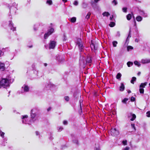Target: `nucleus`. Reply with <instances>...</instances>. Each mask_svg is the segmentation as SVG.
<instances>
[{
  "instance_id": "7",
  "label": "nucleus",
  "mask_w": 150,
  "mask_h": 150,
  "mask_svg": "<svg viewBox=\"0 0 150 150\" xmlns=\"http://www.w3.org/2000/svg\"><path fill=\"white\" fill-rule=\"evenodd\" d=\"M56 45V42L54 41H50L49 44V48L54 49Z\"/></svg>"
},
{
  "instance_id": "54",
  "label": "nucleus",
  "mask_w": 150,
  "mask_h": 150,
  "mask_svg": "<svg viewBox=\"0 0 150 150\" xmlns=\"http://www.w3.org/2000/svg\"><path fill=\"white\" fill-rule=\"evenodd\" d=\"M140 13L142 15H143V14H144V13L143 11H141L140 12Z\"/></svg>"
},
{
  "instance_id": "56",
  "label": "nucleus",
  "mask_w": 150,
  "mask_h": 150,
  "mask_svg": "<svg viewBox=\"0 0 150 150\" xmlns=\"http://www.w3.org/2000/svg\"><path fill=\"white\" fill-rule=\"evenodd\" d=\"M62 1L64 3H65L67 2V0H62Z\"/></svg>"
},
{
  "instance_id": "32",
  "label": "nucleus",
  "mask_w": 150,
  "mask_h": 150,
  "mask_svg": "<svg viewBox=\"0 0 150 150\" xmlns=\"http://www.w3.org/2000/svg\"><path fill=\"white\" fill-rule=\"evenodd\" d=\"M117 42L116 41H114L112 42L113 45L114 47H116L117 46Z\"/></svg>"
},
{
  "instance_id": "63",
  "label": "nucleus",
  "mask_w": 150,
  "mask_h": 150,
  "mask_svg": "<svg viewBox=\"0 0 150 150\" xmlns=\"http://www.w3.org/2000/svg\"><path fill=\"white\" fill-rule=\"evenodd\" d=\"M128 92L129 93H131V92L130 90H129Z\"/></svg>"
},
{
  "instance_id": "23",
  "label": "nucleus",
  "mask_w": 150,
  "mask_h": 150,
  "mask_svg": "<svg viewBox=\"0 0 150 150\" xmlns=\"http://www.w3.org/2000/svg\"><path fill=\"white\" fill-rule=\"evenodd\" d=\"M46 3L49 5H50L52 4V2L51 0H48L46 1Z\"/></svg>"
},
{
  "instance_id": "49",
  "label": "nucleus",
  "mask_w": 150,
  "mask_h": 150,
  "mask_svg": "<svg viewBox=\"0 0 150 150\" xmlns=\"http://www.w3.org/2000/svg\"><path fill=\"white\" fill-rule=\"evenodd\" d=\"M13 6H15V8H16V7H17V4L16 3L14 2V3H13Z\"/></svg>"
},
{
  "instance_id": "1",
  "label": "nucleus",
  "mask_w": 150,
  "mask_h": 150,
  "mask_svg": "<svg viewBox=\"0 0 150 150\" xmlns=\"http://www.w3.org/2000/svg\"><path fill=\"white\" fill-rule=\"evenodd\" d=\"M9 81L6 79H2L0 81V88L2 87L4 88L9 86Z\"/></svg>"
},
{
  "instance_id": "3",
  "label": "nucleus",
  "mask_w": 150,
  "mask_h": 150,
  "mask_svg": "<svg viewBox=\"0 0 150 150\" xmlns=\"http://www.w3.org/2000/svg\"><path fill=\"white\" fill-rule=\"evenodd\" d=\"M37 110L36 108H34L32 109L30 112V116L32 120L35 118L37 115Z\"/></svg>"
},
{
  "instance_id": "52",
  "label": "nucleus",
  "mask_w": 150,
  "mask_h": 150,
  "mask_svg": "<svg viewBox=\"0 0 150 150\" xmlns=\"http://www.w3.org/2000/svg\"><path fill=\"white\" fill-rule=\"evenodd\" d=\"M74 143L76 144H78V141L77 140H75L74 142Z\"/></svg>"
},
{
  "instance_id": "58",
  "label": "nucleus",
  "mask_w": 150,
  "mask_h": 150,
  "mask_svg": "<svg viewBox=\"0 0 150 150\" xmlns=\"http://www.w3.org/2000/svg\"><path fill=\"white\" fill-rule=\"evenodd\" d=\"M100 0H94V2L95 3H97L98 1H100Z\"/></svg>"
},
{
  "instance_id": "41",
  "label": "nucleus",
  "mask_w": 150,
  "mask_h": 150,
  "mask_svg": "<svg viewBox=\"0 0 150 150\" xmlns=\"http://www.w3.org/2000/svg\"><path fill=\"white\" fill-rule=\"evenodd\" d=\"M130 100L131 101H134L135 100V98L134 97L132 96Z\"/></svg>"
},
{
  "instance_id": "44",
  "label": "nucleus",
  "mask_w": 150,
  "mask_h": 150,
  "mask_svg": "<svg viewBox=\"0 0 150 150\" xmlns=\"http://www.w3.org/2000/svg\"><path fill=\"white\" fill-rule=\"evenodd\" d=\"M131 125L132 128H133L134 130H135L136 129L135 128L134 124H132Z\"/></svg>"
},
{
  "instance_id": "36",
  "label": "nucleus",
  "mask_w": 150,
  "mask_h": 150,
  "mask_svg": "<svg viewBox=\"0 0 150 150\" xmlns=\"http://www.w3.org/2000/svg\"><path fill=\"white\" fill-rule=\"evenodd\" d=\"M73 4L76 6H77L78 4V2L76 0L74 1V2Z\"/></svg>"
},
{
  "instance_id": "29",
  "label": "nucleus",
  "mask_w": 150,
  "mask_h": 150,
  "mask_svg": "<svg viewBox=\"0 0 150 150\" xmlns=\"http://www.w3.org/2000/svg\"><path fill=\"white\" fill-rule=\"evenodd\" d=\"M115 23L113 22H111L109 24V26L111 27H113L115 25Z\"/></svg>"
},
{
  "instance_id": "26",
  "label": "nucleus",
  "mask_w": 150,
  "mask_h": 150,
  "mask_svg": "<svg viewBox=\"0 0 150 150\" xmlns=\"http://www.w3.org/2000/svg\"><path fill=\"white\" fill-rule=\"evenodd\" d=\"M112 4H113L115 6L117 4V2L116 0H113L112 2Z\"/></svg>"
},
{
  "instance_id": "53",
  "label": "nucleus",
  "mask_w": 150,
  "mask_h": 150,
  "mask_svg": "<svg viewBox=\"0 0 150 150\" xmlns=\"http://www.w3.org/2000/svg\"><path fill=\"white\" fill-rule=\"evenodd\" d=\"M51 107H50L48 108H47V111H50L51 110Z\"/></svg>"
},
{
  "instance_id": "6",
  "label": "nucleus",
  "mask_w": 150,
  "mask_h": 150,
  "mask_svg": "<svg viewBox=\"0 0 150 150\" xmlns=\"http://www.w3.org/2000/svg\"><path fill=\"white\" fill-rule=\"evenodd\" d=\"M28 116L27 115H25L22 116V121L23 123L24 124H28Z\"/></svg>"
},
{
  "instance_id": "17",
  "label": "nucleus",
  "mask_w": 150,
  "mask_h": 150,
  "mask_svg": "<svg viewBox=\"0 0 150 150\" xmlns=\"http://www.w3.org/2000/svg\"><path fill=\"white\" fill-rule=\"evenodd\" d=\"M102 15L104 16L108 17L110 15V14L108 12H105L103 13Z\"/></svg>"
},
{
  "instance_id": "61",
  "label": "nucleus",
  "mask_w": 150,
  "mask_h": 150,
  "mask_svg": "<svg viewBox=\"0 0 150 150\" xmlns=\"http://www.w3.org/2000/svg\"><path fill=\"white\" fill-rule=\"evenodd\" d=\"M44 65L45 67H46L47 65V63H45Z\"/></svg>"
},
{
  "instance_id": "18",
  "label": "nucleus",
  "mask_w": 150,
  "mask_h": 150,
  "mask_svg": "<svg viewBox=\"0 0 150 150\" xmlns=\"http://www.w3.org/2000/svg\"><path fill=\"white\" fill-rule=\"evenodd\" d=\"M136 19L138 21H140L142 20V18L140 16H138L136 17Z\"/></svg>"
},
{
  "instance_id": "14",
  "label": "nucleus",
  "mask_w": 150,
  "mask_h": 150,
  "mask_svg": "<svg viewBox=\"0 0 150 150\" xmlns=\"http://www.w3.org/2000/svg\"><path fill=\"white\" fill-rule=\"evenodd\" d=\"M120 84L121 86L120 87L119 90L120 91H122L124 90L125 86L123 83H121Z\"/></svg>"
},
{
  "instance_id": "47",
  "label": "nucleus",
  "mask_w": 150,
  "mask_h": 150,
  "mask_svg": "<svg viewBox=\"0 0 150 150\" xmlns=\"http://www.w3.org/2000/svg\"><path fill=\"white\" fill-rule=\"evenodd\" d=\"M130 33H131V29L130 28L129 31V34L128 36L127 37V38H130L131 37Z\"/></svg>"
},
{
  "instance_id": "62",
  "label": "nucleus",
  "mask_w": 150,
  "mask_h": 150,
  "mask_svg": "<svg viewBox=\"0 0 150 150\" xmlns=\"http://www.w3.org/2000/svg\"><path fill=\"white\" fill-rule=\"evenodd\" d=\"M140 74H141V72H139L137 74H138V75H140Z\"/></svg>"
},
{
  "instance_id": "33",
  "label": "nucleus",
  "mask_w": 150,
  "mask_h": 150,
  "mask_svg": "<svg viewBox=\"0 0 150 150\" xmlns=\"http://www.w3.org/2000/svg\"><path fill=\"white\" fill-rule=\"evenodd\" d=\"M91 15V13L90 12H88L87 15L86 16V18L87 19H89L90 18V16Z\"/></svg>"
},
{
  "instance_id": "50",
  "label": "nucleus",
  "mask_w": 150,
  "mask_h": 150,
  "mask_svg": "<svg viewBox=\"0 0 150 150\" xmlns=\"http://www.w3.org/2000/svg\"><path fill=\"white\" fill-rule=\"evenodd\" d=\"M129 147H126V148L123 149V150H129Z\"/></svg>"
},
{
  "instance_id": "64",
  "label": "nucleus",
  "mask_w": 150,
  "mask_h": 150,
  "mask_svg": "<svg viewBox=\"0 0 150 150\" xmlns=\"http://www.w3.org/2000/svg\"><path fill=\"white\" fill-rule=\"evenodd\" d=\"M94 4V2H92L91 3V5H92V6H93V4Z\"/></svg>"
},
{
  "instance_id": "12",
  "label": "nucleus",
  "mask_w": 150,
  "mask_h": 150,
  "mask_svg": "<svg viewBox=\"0 0 150 150\" xmlns=\"http://www.w3.org/2000/svg\"><path fill=\"white\" fill-rule=\"evenodd\" d=\"M90 46L92 50H96L97 49V46L93 43L91 44Z\"/></svg>"
},
{
  "instance_id": "45",
  "label": "nucleus",
  "mask_w": 150,
  "mask_h": 150,
  "mask_svg": "<svg viewBox=\"0 0 150 150\" xmlns=\"http://www.w3.org/2000/svg\"><path fill=\"white\" fill-rule=\"evenodd\" d=\"M120 36V33L119 31H117V33L116 36L119 37Z\"/></svg>"
},
{
  "instance_id": "46",
  "label": "nucleus",
  "mask_w": 150,
  "mask_h": 150,
  "mask_svg": "<svg viewBox=\"0 0 150 150\" xmlns=\"http://www.w3.org/2000/svg\"><path fill=\"white\" fill-rule=\"evenodd\" d=\"M36 135L40 136V133L38 131H36L35 132ZM39 137H40V136H39Z\"/></svg>"
},
{
  "instance_id": "51",
  "label": "nucleus",
  "mask_w": 150,
  "mask_h": 150,
  "mask_svg": "<svg viewBox=\"0 0 150 150\" xmlns=\"http://www.w3.org/2000/svg\"><path fill=\"white\" fill-rule=\"evenodd\" d=\"M4 54V53L0 50V57L1 55H3Z\"/></svg>"
},
{
  "instance_id": "42",
  "label": "nucleus",
  "mask_w": 150,
  "mask_h": 150,
  "mask_svg": "<svg viewBox=\"0 0 150 150\" xmlns=\"http://www.w3.org/2000/svg\"><path fill=\"white\" fill-rule=\"evenodd\" d=\"M63 129L62 127H60L58 128V129L59 131L60 132Z\"/></svg>"
},
{
  "instance_id": "4",
  "label": "nucleus",
  "mask_w": 150,
  "mask_h": 150,
  "mask_svg": "<svg viewBox=\"0 0 150 150\" xmlns=\"http://www.w3.org/2000/svg\"><path fill=\"white\" fill-rule=\"evenodd\" d=\"M54 29L53 28H51L50 29L48 30L47 33L45 34L44 35V38L45 39H47L50 35H51L54 32Z\"/></svg>"
},
{
  "instance_id": "37",
  "label": "nucleus",
  "mask_w": 150,
  "mask_h": 150,
  "mask_svg": "<svg viewBox=\"0 0 150 150\" xmlns=\"http://www.w3.org/2000/svg\"><path fill=\"white\" fill-rule=\"evenodd\" d=\"M127 141L126 140H124L122 142V143L124 145H126L127 144Z\"/></svg>"
},
{
  "instance_id": "59",
  "label": "nucleus",
  "mask_w": 150,
  "mask_h": 150,
  "mask_svg": "<svg viewBox=\"0 0 150 150\" xmlns=\"http://www.w3.org/2000/svg\"><path fill=\"white\" fill-rule=\"evenodd\" d=\"M28 47L30 48H32V47H33V45H30V46H28Z\"/></svg>"
},
{
  "instance_id": "5",
  "label": "nucleus",
  "mask_w": 150,
  "mask_h": 150,
  "mask_svg": "<svg viewBox=\"0 0 150 150\" xmlns=\"http://www.w3.org/2000/svg\"><path fill=\"white\" fill-rule=\"evenodd\" d=\"M119 132L116 128H112L111 129V134L112 136H115L119 134Z\"/></svg>"
},
{
  "instance_id": "19",
  "label": "nucleus",
  "mask_w": 150,
  "mask_h": 150,
  "mask_svg": "<svg viewBox=\"0 0 150 150\" xmlns=\"http://www.w3.org/2000/svg\"><path fill=\"white\" fill-rule=\"evenodd\" d=\"M76 18L75 17H73L71 18L70 21L72 23H74L76 21Z\"/></svg>"
},
{
  "instance_id": "57",
  "label": "nucleus",
  "mask_w": 150,
  "mask_h": 150,
  "mask_svg": "<svg viewBox=\"0 0 150 150\" xmlns=\"http://www.w3.org/2000/svg\"><path fill=\"white\" fill-rule=\"evenodd\" d=\"M135 41L136 42H138L139 41V40L138 39L136 38L135 40Z\"/></svg>"
},
{
  "instance_id": "16",
  "label": "nucleus",
  "mask_w": 150,
  "mask_h": 150,
  "mask_svg": "<svg viewBox=\"0 0 150 150\" xmlns=\"http://www.w3.org/2000/svg\"><path fill=\"white\" fill-rule=\"evenodd\" d=\"M136 78L135 77H132V79L131 80L130 82L134 84V81H136Z\"/></svg>"
},
{
  "instance_id": "9",
  "label": "nucleus",
  "mask_w": 150,
  "mask_h": 150,
  "mask_svg": "<svg viewBox=\"0 0 150 150\" xmlns=\"http://www.w3.org/2000/svg\"><path fill=\"white\" fill-rule=\"evenodd\" d=\"M22 92L24 93L25 92H27L28 91L29 88L28 86L26 85H24L22 87Z\"/></svg>"
},
{
  "instance_id": "21",
  "label": "nucleus",
  "mask_w": 150,
  "mask_h": 150,
  "mask_svg": "<svg viewBox=\"0 0 150 150\" xmlns=\"http://www.w3.org/2000/svg\"><path fill=\"white\" fill-rule=\"evenodd\" d=\"M91 62V57H88L86 59V62L87 63H90Z\"/></svg>"
},
{
  "instance_id": "43",
  "label": "nucleus",
  "mask_w": 150,
  "mask_h": 150,
  "mask_svg": "<svg viewBox=\"0 0 150 150\" xmlns=\"http://www.w3.org/2000/svg\"><path fill=\"white\" fill-rule=\"evenodd\" d=\"M146 116L147 117H150V111H148L146 113Z\"/></svg>"
},
{
  "instance_id": "20",
  "label": "nucleus",
  "mask_w": 150,
  "mask_h": 150,
  "mask_svg": "<svg viewBox=\"0 0 150 150\" xmlns=\"http://www.w3.org/2000/svg\"><path fill=\"white\" fill-rule=\"evenodd\" d=\"M56 59L59 62H62L64 61V59L63 58H60V57H59V58H58V57H57L56 58Z\"/></svg>"
},
{
  "instance_id": "48",
  "label": "nucleus",
  "mask_w": 150,
  "mask_h": 150,
  "mask_svg": "<svg viewBox=\"0 0 150 150\" xmlns=\"http://www.w3.org/2000/svg\"><path fill=\"white\" fill-rule=\"evenodd\" d=\"M63 124L64 125H66L67 124V121L64 120L63 122Z\"/></svg>"
},
{
  "instance_id": "35",
  "label": "nucleus",
  "mask_w": 150,
  "mask_h": 150,
  "mask_svg": "<svg viewBox=\"0 0 150 150\" xmlns=\"http://www.w3.org/2000/svg\"><path fill=\"white\" fill-rule=\"evenodd\" d=\"M0 134L1 136V137L3 138L4 137V133L2 132L1 131H0Z\"/></svg>"
},
{
  "instance_id": "8",
  "label": "nucleus",
  "mask_w": 150,
  "mask_h": 150,
  "mask_svg": "<svg viewBox=\"0 0 150 150\" xmlns=\"http://www.w3.org/2000/svg\"><path fill=\"white\" fill-rule=\"evenodd\" d=\"M128 117L130 119V120L131 121L134 120L136 118V116L134 114L130 113L128 114Z\"/></svg>"
},
{
  "instance_id": "60",
  "label": "nucleus",
  "mask_w": 150,
  "mask_h": 150,
  "mask_svg": "<svg viewBox=\"0 0 150 150\" xmlns=\"http://www.w3.org/2000/svg\"><path fill=\"white\" fill-rule=\"evenodd\" d=\"M113 18V16H112V17H110V20H112V18Z\"/></svg>"
},
{
  "instance_id": "39",
  "label": "nucleus",
  "mask_w": 150,
  "mask_h": 150,
  "mask_svg": "<svg viewBox=\"0 0 150 150\" xmlns=\"http://www.w3.org/2000/svg\"><path fill=\"white\" fill-rule=\"evenodd\" d=\"M64 98L65 100L67 101H68L69 100V98L68 96H65Z\"/></svg>"
},
{
  "instance_id": "25",
  "label": "nucleus",
  "mask_w": 150,
  "mask_h": 150,
  "mask_svg": "<svg viewBox=\"0 0 150 150\" xmlns=\"http://www.w3.org/2000/svg\"><path fill=\"white\" fill-rule=\"evenodd\" d=\"M134 63L135 65H137L138 67L140 66L141 65L140 63L137 61H135Z\"/></svg>"
},
{
  "instance_id": "22",
  "label": "nucleus",
  "mask_w": 150,
  "mask_h": 150,
  "mask_svg": "<svg viewBox=\"0 0 150 150\" xmlns=\"http://www.w3.org/2000/svg\"><path fill=\"white\" fill-rule=\"evenodd\" d=\"M121 74L120 73H119L117 75L116 78L117 79H119L121 78Z\"/></svg>"
},
{
  "instance_id": "55",
  "label": "nucleus",
  "mask_w": 150,
  "mask_h": 150,
  "mask_svg": "<svg viewBox=\"0 0 150 150\" xmlns=\"http://www.w3.org/2000/svg\"><path fill=\"white\" fill-rule=\"evenodd\" d=\"M95 150H100L99 147L96 148L95 149Z\"/></svg>"
},
{
  "instance_id": "38",
  "label": "nucleus",
  "mask_w": 150,
  "mask_h": 150,
  "mask_svg": "<svg viewBox=\"0 0 150 150\" xmlns=\"http://www.w3.org/2000/svg\"><path fill=\"white\" fill-rule=\"evenodd\" d=\"M67 39V38L65 34H64L63 37V40L64 41H66Z\"/></svg>"
},
{
  "instance_id": "31",
  "label": "nucleus",
  "mask_w": 150,
  "mask_h": 150,
  "mask_svg": "<svg viewBox=\"0 0 150 150\" xmlns=\"http://www.w3.org/2000/svg\"><path fill=\"white\" fill-rule=\"evenodd\" d=\"M87 4L85 2H83V3L82 7L83 8H85L87 7Z\"/></svg>"
},
{
  "instance_id": "27",
  "label": "nucleus",
  "mask_w": 150,
  "mask_h": 150,
  "mask_svg": "<svg viewBox=\"0 0 150 150\" xmlns=\"http://www.w3.org/2000/svg\"><path fill=\"white\" fill-rule=\"evenodd\" d=\"M133 64V62H128L127 63V64L128 67H130Z\"/></svg>"
},
{
  "instance_id": "15",
  "label": "nucleus",
  "mask_w": 150,
  "mask_h": 150,
  "mask_svg": "<svg viewBox=\"0 0 150 150\" xmlns=\"http://www.w3.org/2000/svg\"><path fill=\"white\" fill-rule=\"evenodd\" d=\"M147 82H145L144 83H142L140 85L139 88H144L145 87V86L147 85Z\"/></svg>"
},
{
  "instance_id": "28",
  "label": "nucleus",
  "mask_w": 150,
  "mask_h": 150,
  "mask_svg": "<svg viewBox=\"0 0 150 150\" xmlns=\"http://www.w3.org/2000/svg\"><path fill=\"white\" fill-rule=\"evenodd\" d=\"M133 48L131 46H128L127 47V51H129L130 50H132Z\"/></svg>"
},
{
  "instance_id": "13",
  "label": "nucleus",
  "mask_w": 150,
  "mask_h": 150,
  "mask_svg": "<svg viewBox=\"0 0 150 150\" xmlns=\"http://www.w3.org/2000/svg\"><path fill=\"white\" fill-rule=\"evenodd\" d=\"M141 62L143 64H147L150 63V59H142L141 60Z\"/></svg>"
},
{
  "instance_id": "10",
  "label": "nucleus",
  "mask_w": 150,
  "mask_h": 150,
  "mask_svg": "<svg viewBox=\"0 0 150 150\" xmlns=\"http://www.w3.org/2000/svg\"><path fill=\"white\" fill-rule=\"evenodd\" d=\"M9 26L10 27V29L11 30H12L13 31H14L16 30V28L14 27L13 25V24L12 23L11 21H10L8 22Z\"/></svg>"
},
{
  "instance_id": "24",
  "label": "nucleus",
  "mask_w": 150,
  "mask_h": 150,
  "mask_svg": "<svg viewBox=\"0 0 150 150\" xmlns=\"http://www.w3.org/2000/svg\"><path fill=\"white\" fill-rule=\"evenodd\" d=\"M132 17V15L131 14H129L127 16V20H129Z\"/></svg>"
},
{
  "instance_id": "11",
  "label": "nucleus",
  "mask_w": 150,
  "mask_h": 150,
  "mask_svg": "<svg viewBox=\"0 0 150 150\" xmlns=\"http://www.w3.org/2000/svg\"><path fill=\"white\" fill-rule=\"evenodd\" d=\"M5 69V65L4 63L0 62V70L4 71Z\"/></svg>"
},
{
  "instance_id": "2",
  "label": "nucleus",
  "mask_w": 150,
  "mask_h": 150,
  "mask_svg": "<svg viewBox=\"0 0 150 150\" xmlns=\"http://www.w3.org/2000/svg\"><path fill=\"white\" fill-rule=\"evenodd\" d=\"M76 45L78 47L80 52H82L83 50L84 47L83 46V42L80 38L77 39L76 42Z\"/></svg>"
},
{
  "instance_id": "34",
  "label": "nucleus",
  "mask_w": 150,
  "mask_h": 150,
  "mask_svg": "<svg viewBox=\"0 0 150 150\" xmlns=\"http://www.w3.org/2000/svg\"><path fill=\"white\" fill-rule=\"evenodd\" d=\"M128 98H125L122 100V102L124 103H126V102L128 100Z\"/></svg>"
},
{
  "instance_id": "40",
  "label": "nucleus",
  "mask_w": 150,
  "mask_h": 150,
  "mask_svg": "<svg viewBox=\"0 0 150 150\" xmlns=\"http://www.w3.org/2000/svg\"><path fill=\"white\" fill-rule=\"evenodd\" d=\"M122 11L123 12H126L127 11V8L126 7H124L122 8Z\"/></svg>"
},
{
  "instance_id": "30",
  "label": "nucleus",
  "mask_w": 150,
  "mask_h": 150,
  "mask_svg": "<svg viewBox=\"0 0 150 150\" xmlns=\"http://www.w3.org/2000/svg\"><path fill=\"white\" fill-rule=\"evenodd\" d=\"M139 92L140 93H144V90L143 88H140Z\"/></svg>"
}]
</instances>
